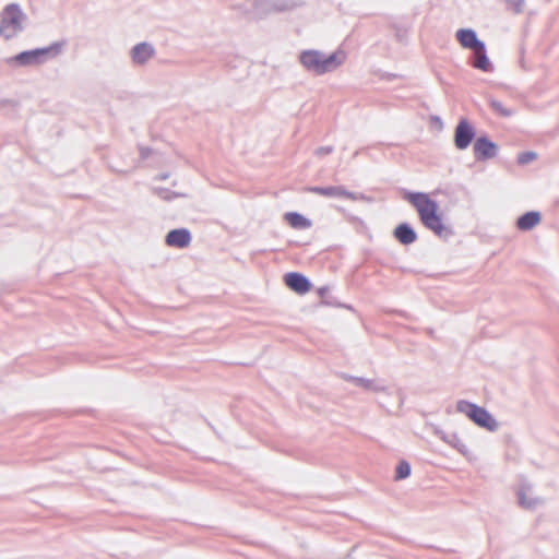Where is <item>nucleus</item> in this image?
<instances>
[{
  "mask_svg": "<svg viewBox=\"0 0 559 559\" xmlns=\"http://www.w3.org/2000/svg\"><path fill=\"white\" fill-rule=\"evenodd\" d=\"M404 198L416 209L426 228L440 238L447 239L452 236L453 231L450 226L444 224L438 203L427 193L406 192Z\"/></svg>",
  "mask_w": 559,
  "mask_h": 559,
  "instance_id": "f257e3e1",
  "label": "nucleus"
},
{
  "mask_svg": "<svg viewBox=\"0 0 559 559\" xmlns=\"http://www.w3.org/2000/svg\"><path fill=\"white\" fill-rule=\"evenodd\" d=\"M299 63L309 73L314 75H324L336 71L346 60V52L337 49L326 55L317 49H306L298 56Z\"/></svg>",
  "mask_w": 559,
  "mask_h": 559,
  "instance_id": "f03ea898",
  "label": "nucleus"
},
{
  "mask_svg": "<svg viewBox=\"0 0 559 559\" xmlns=\"http://www.w3.org/2000/svg\"><path fill=\"white\" fill-rule=\"evenodd\" d=\"M457 413L466 416L478 427L495 432L499 429L498 420L484 407L478 406L465 400H460L455 404Z\"/></svg>",
  "mask_w": 559,
  "mask_h": 559,
  "instance_id": "7ed1b4c3",
  "label": "nucleus"
},
{
  "mask_svg": "<svg viewBox=\"0 0 559 559\" xmlns=\"http://www.w3.org/2000/svg\"><path fill=\"white\" fill-rule=\"evenodd\" d=\"M27 16L16 4L7 5L1 12L0 35L5 39L17 36L25 27Z\"/></svg>",
  "mask_w": 559,
  "mask_h": 559,
  "instance_id": "20e7f679",
  "label": "nucleus"
},
{
  "mask_svg": "<svg viewBox=\"0 0 559 559\" xmlns=\"http://www.w3.org/2000/svg\"><path fill=\"white\" fill-rule=\"evenodd\" d=\"M518 502L525 510H537L546 503V498L531 483L522 480L516 488Z\"/></svg>",
  "mask_w": 559,
  "mask_h": 559,
  "instance_id": "39448f33",
  "label": "nucleus"
},
{
  "mask_svg": "<svg viewBox=\"0 0 559 559\" xmlns=\"http://www.w3.org/2000/svg\"><path fill=\"white\" fill-rule=\"evenodd\" d=\"M62 50L61 43H55L47 48L23 51L16 55L13 60L21 66H37L45 62L49 57L58 56Z\"/></svg>",
  "mask_w": 559,
  "mask_h": 559,
  "instance_id": "423d86ee",
  "label": "nucleus"
},
{
  "mask_svg": "<svg viewBox=\"0 0 559 559\" xmlns=\"http://www.w3.org/2000/svg\"><path fill=\"white\" fill-rule=\"evenodd\" d=\"M156 55L154 46L147 41L134 45L130 51V61L135 67L146 66Z\"/></svg>",
  "mask_w": 559,
  "mask_h": 559,
  "instance_id": "0eeeda50",
  "label": "nucleus"
},
{
  "mask_svg": "<svg viewBox=\"0 0 559 559\" xmlns=\"http://www.w3.org/2000/svg\"><path fill=\"white\" fill-rule=\"evenodd\" d=\"M308 191L328 198H338L350 201H357L361 199L360 194L350 192L346 190L343 186L311 187L308 188Z\"/></svg>",
  "mask_w": 559,
  "mask_h": 559,
  "instance_id": "6e6552de",
  "label": "nucleus"
},
{
  "mask_svg": "<svg viewBox=\"0 0 559 559\" xmlns=\"http://www.w3.org/2000/svg\"><path fill=\"white\" fill-rule=\"evenodd\" d=\"M437 435L444 443L457 451L465 459L472 460L474 457L472 450L457 432L447 433L444 431H438Z\"/></svg>",
  "mask_w": 559,
  "mask_h": 559,
  "instance_id": "1a4fd4ad",
  "label": "nucleus"
},
{
  "mask_svg": "<svg viewBox=\"0 0 559 559\" xmlns=\"http://www.w3.org/2000/svg\"><path fill=\"white\" fill-rule=\"evenodd\" d=\"M455 38L464 49L475 50L485 46V43L478 39L477 34L472 28H460L455 33Z\"/></svg>",
  "mask_w": 559,
  "mask_h": 559,
  "instance_id": "9d476101",
  "label": "nucleus"
},
{
  "mask_svg": "<svg viewBox=\"0 0 559 559\" xmlns=\"http://www.w3.org/2000/svg\"><path fill=\"white\" fill-rule=\"evenodd\" d=\"M285 284L297 294H306L310 290L311 284L306 276L300 273H288L285 275Z\"/></svg>",
  "mask_w": 559,
  "mask_h": 559,
  "instance_id": "9b49d317",
  "label": "nucleus"
},
{
  "mask_svg": "<svg viewBox=\"0 0 559 559\" xmlns=\"http://www.w3.org/2000/svg\"><path fill=\"white\" fill-rule=\"evenodd\" d=\"M190 242L191 235L186 228L170 230L166 236V243L169 247L187 248Z\"/></svg>",
  "mask_w": 559,
  "mask_h": 559,
  "instance_id": "f8f14e48",
  "label": "nucleus"
},
{
  "mask_svg": "<svg viewBox=\"0 0 559 559\" xmlns=\"http://www.w3.org/2000/svg\"><path fill=\"white\" fill-rule=\"evenodd\" d=\"M352 382L354 385L361 388L366 391L373 392V393H380L386 391V385L384 381L378 378H360V377H354L352 378Z\"/></svg>",
  "mask_w": 559,
  "mask_h": 559,
  "instance_id": "ddd939ff",
  "label": "nucleus"
},
{
  "mask_svg": "<svg viewBox=\"0 0 559 559\" xmlns=\"http://www.w3.org/2000/svg\"><path fill=\"white\" fill-rule=\"evenodd\" d=\"M284 219L294 229H309L312 226L311 219L297 212H288L284 215Z\"/></svg>",
  "mask_w": 559,
  "mask_h": 559,
  "instance_id": "4468645a",
  "label": "nucleus"
},
{
  "mask_svg": "<svg viewBox=\"0 0 559 559\" xmlns=\"http://www.w3.org/2000/svg\"><path fill=\"white\" fill-rule=\"evenodd\" d=\"M495 142H474V153L477 159H488L497 154Z\"/></svg>",
  "mask_w": 559,
  "mask_h": 559,
  "instance_id": "2eb2a0df",
  "label": "nucleus"
},
{
  "mask_svg": "<svg viewBox=\"0 0 559 559\" xmlns=\"http://www.w3.org/2000/svg\"><path fill=\"white\" fill-rule=\"evenodd\" d=\"M474 60H473V67L481 70V71H491L492 64L487 57L486 52V45L484 47H480L479 49L473 50Z\"/></svg>",
  "mask_w": 559,
  "mask_h": 559,
  "instance_id": "dca6fc26",
  "label": "nucleus"
},
{
  "mask_svg": "<svg viewBox=\"0 0 559 559\" xmlns=\"http://www.w3.org/2000/svg\"><path fill=\"white\" fill-rule=\"evenodd\" d=\"M540 219L539 212H527L518 218L516 226L521 230H531L540 223Z\"/></svg>",
  "mask_w": 559,
  "mask_h": 559,
  "instance_id": "f3484780",
  "label": "nucleus"
},
{
  "mask_svg": "<svg viewBox=\"0 0 559 559\" xmlns=\"http://www.w3.org/2000/svg\"><path fill=\"white\" fill-rule=\"evenodd\" d=\"M394 236L403 245H409L416 240L415 231L406 224L399 225L394 230Z\"/></svg>",
  "mask_w": 559,
  "mask_h": 559,
  "instance_id": "a211bd4d",
  "label": "nucleus"
},
{
  "mask_svg": "<svg viewBox=\"0 0 559 559\" xmlns=\"http://www.w3.org/2000/svg\"><path fill=\"white\" fill-rule=\"evenodd\" d=\"M271 3L270 0H253L252 14L258 19H262L267 14L274 13L275 11Z\"/></svg>",
  "mask_w": 559,
  "mask_h": 559,
  "instance_id": "6ab92c4d",
  "label": "nucleus"
},
{
  "mask_svg": "<svg viewBox=\"0 0 559 559\" xmlns=\"http://www.w3.org/2000/svg\"><path fill=\"white\" fill-rule=\"evenodd\" d=\"M474 130L467 120L462 119L455 130L454 140H473Z\"/></svg>",
  "mask_w": 559,
  "mask_h": 559,
  "instance_id": "aec40b11",
  "label": "nucleus"
},
{
  "mask_svg": "<svg viewBox=\"0 0 559 559\" xmlns=\"http://www.w3.org/2000/svg\"><path fill=\"white\" fill-rule=\"evenodd\" d=\"M275 12L293 9L299 4V0H270Z\"/></svg>",
  "mask_w": 559,
  "mask_h": 559,
  "instance_id": "412c9836",
  "label": "nucleus"
},
{
  "mask_svg": "<svg viewBox=\"0 0 559 559\" xmlns=\"http://www.w3.org/2000/svg\"><path fill=\"white\" fill-rule=\"evenodd\" d=\"M489 106L499 116L509 117L512 115V111L510 109L506 108L504 105L497 99L490 98Z\"/></svg>",
  "mask_w": 559,
  "mask_h": 559,
  "instance_id": "4be33fe9",
  "label": "nucleus"
},
{
  "mask_svg": "<svg viewBox=\"0 0 559 559\" xmlns=\"http://www.w3.org/2000/svg\"><path fill=\"white\" fill-rule=\"evenodd\" d=\"M411 474V465L406 461H401L395 468V480L405 479Z\"/></svg>",
  "mask_w": 559,
  "mask_h": 559,
  "instance_id": "5701e85b",
  "label": "nucleus"
},
{
  "mask_svg": "<svg viewBox=\"0 0 559 559\" xmlns=\"http://www.w3.org/2000/svg\"><path fill=\"white\" fill-rule=\"evenodd\" d=\"M154 191H155L156 195H158L160 199H163L165 201H171L174 199L185 195L183 193L170 191L166 188H155Z\"/></svg>",
  "mask_w": 559,
  "mask_h": 559,
  "instance_id": "b1692460",
  "label": "nucleus"
},
{
  "mask_svg": "<svg viewBox=\"0 0 559 559\" xmlns=\"http://www.w3.org/2000/svg\"><path fill=\"white\" fill-rule=\"evenodd\" d=\"M518 159H519L520 164H528V163L533 162L534 159H536V153H534V152H524V153L519 155Z\"/></svg>",
  "mask_w": 559,
  "mask_h": 559,
  "instance_id": "393cba45",
  "label": "nucleus"
},
{
  "mask_svg": "<svg viewBox=\"0 0 559 559\" xmlns=\"http://www.w3.org/2000/svg\"><path fill=\"white\" fill-rule=\"evenodd\" d=\"M334 151V147L330 144L322 145L316 150V154L319 157H324L325 155L332 153Z\"/></svg>",
  "mask_w": 559,
  "mask_h": 559,
  "instance_id": "a878e982",
  "label": "nucleus"
},
{
  "mask_svg": "<svg viewBox=\"0 0 559 559\" xmlns=\"http://www.w3.org/2000/svg\"><path fill=\"white\" fill-rule=\"evenodd\" d=\"M430 126L433 129L441 130L443 128V122L439 117L432 116L430 118Z\"/></svg>",
  "mask_w": 559,
  "mask_h": 559,
  "instance_id": "bb28decb",
  "label": "nucleus"
},
{
  "mask_svg": "<svg viewBox=\"0 0 559 559\" xmlns=\"http://www.w3.org/2000/svg\"><path fill=\"white\" fill-rule=\"evenodd\" d=\"M511 3L516 12H521L525 3V0H511Z\"/></svg>",
  "mask_w": 559,
  "mask_h": 559,
  "instance_id": "cd10ccee",
  "label": "nucleus"
},
{
  "mask_svg": "<svg viewBox=\"0 0 559 559\" xmlns=\"http://www.w3.org/2000/svg\"><path fill=\"white\" fill-rule=\"evenodd\" d=\"M472 142H455V145L459 150H465Z\"/></svg>",
  "mask_w": 559,
  "mask_h": 559,
  "instance_id": "c85d7f7f",
  "label": "nucleus"
},
{
  "mask_svg": "<svg viewBox=\"0 0 559 559\" xmlns=\"http://www.w3.org/2000/svg\"><path fill=\"white\" fill-rule=\"evenodd\" d=\"M147 151L146 147H141V154L143 155V157H145V152Z\"/></svg>",
  "mask_w": 559,
  "mask_h": 559,
  "instance_id": "c756f323",
  "label": "nucleus"
},
{
  "mask_svg": "<svg viewBox=\"0 0 559 559\" xmlns=\"http://www.w3.org/2000/svg\"><path fill=\"white\" fill-rule=\"evenodd\" d=\"M324 292H325V288H321V289H320V294H321V295H323V294H324Z\"/></svg>",
  "mask_w": 559,
  "mask_h": 559,
  "instance_id": "7c9ffc66",
  "label": "nucleus"
}]
</instances>
